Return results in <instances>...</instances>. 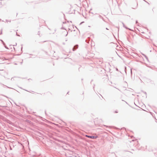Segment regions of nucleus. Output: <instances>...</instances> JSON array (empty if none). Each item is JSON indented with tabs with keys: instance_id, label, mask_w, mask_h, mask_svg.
<instances>
[{
	"instance_id": "nucleus-2",
	"label": "nucleus",
	"mask_w": 157,
	"mask_h": 157,
	"mask_svg": "<svg viewBox=\"0 0 157 157\" xmlns=\"http://www.w3.org/2000/svg\"><path fill=\"white\" fill-rule=\"evenodd\" d=\"M65 32H66V35H67L68 33L66 31H65Z\"/></svg>"
},
{
	"instance_id": "nucleus-1",
	"label": "nucleus",
	"mask_w": 157,
	"mask_h": 157,
	"mask_svg": "<svg viewBox=\"0 0 157 157\" xmlns=\"http://www.w3.org/2000/svg\"><path fill=\"white\" fill-rule=\"evenodd\" d=\"M86 136L88 137V138H91L94 139V138H97V136H89L88 135H86Z\"/></svg>"
}]
</instances>
